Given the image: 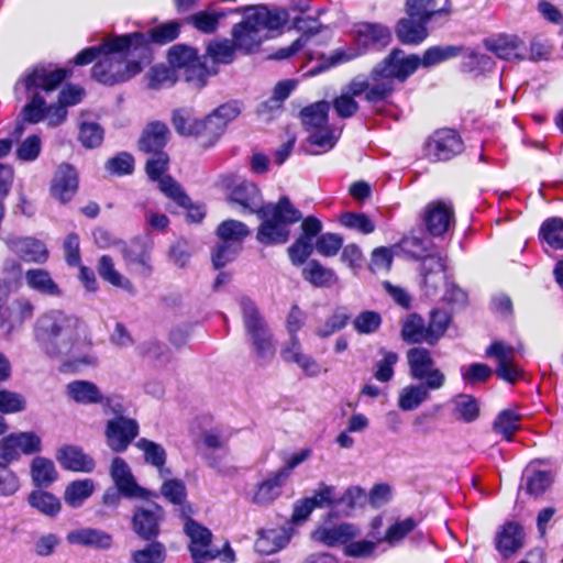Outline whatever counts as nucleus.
<instances>
[{
  "label": "nucleus",
  "mask_w": 563,
  "mask_h": 563,
  "mask_svg": "<svg viewBox=\"0 0 563 563\" xmlns=\"http://www.w3.org/2000/svg\"><path fill=\"white\" fill-rule=\"evenodd\" d=\"M463 151V142L451 129L439 130L428 140L426 153L432 161H449Z\"/></svg>",
  "instance_id": "16"
},
{
  "label": "nucleus",
  "mask_w": 563,
  "mask_h": 563,
  "mask_svg": "<svg viewBox=\"0 0 563 563\" xmlns=\"http://www.w3.org/2000/svg\"><path fill=\"white\" fill-rule=\"evenodd\" d=\"M450 323V316L443 310H433L430 316V321L427 327L429 334V344H435L441 336L445 333Z\"/></svg>",
  "instance_id": "58"
},
{
  "label": "nucleus",
  "mask_w": 563,
  "mask_h": 563,
  "mask_svg": "<svg viewBox=\"0 0 563 563\" xmlns=\"http://www.w3.org/2000/svg\"><path fill=\"white\" fill-rule=\"evenodd\" d=\"M152 156L146 162V174L152 180L158 181V187L168 198L173 199L177 205L186 207L189 203V198L183 191L179 184H177L170 176H163L168 166V155L165 152L151 154Z\"/></svg>",
  "instance_id": "12"
},
{
  "label": "nucleus",
  "mask_w": 563,
  "mask_h": 563,
  "mask_svg": "<svg viewBox=\"0 0 563 563\" xmlns=\"http://www.w3.org/2000/svg\"><path fill=\"white\" fill-rule=\"evenodd\" d=\"M25 284L31 289L51 297L60 296L58 285L53 280L51 274L42 268H32L24 274Z\"/></svg>",
  "instance_id": "37"
},
{
  "label": "nucleus",
  "mask_w": 563,
  "mask_h": 563,
  "mask_svg": "<svg viewBox=\"0 0 563 563\" xmlns=\"http://www.w3.org/2000/svg\"><path fill=\"white\" fill-rule=\"evenodd\" d=\"M453 416L464 422H472L479 415L476 399L470 395H460L453 400Z\"/></svg>",
  "instance_id": "51"
},
{
  "label": "nucleus",
  "mask_w": 563,
  "mask_h": 563,
  "mask_svg": "<svg viewBox=\"0 0 563 563\" xmlns=\"http://www.w3.org/2000/svg\"><path fill=\"white\" fill-rule=\"evenodd\" d=\"M41 450V439L33 432L11 433L0 441V453L12 463L20 455L32 454Z\"/></svg>",
  "instance_id": "20"
},
{
  "label": "nucleus",
  "mask_w": 563,
  "mask_h": 563,
  "mask_svg": "<svg viewBox=\"0 0 563 563\" xmlns=\"http://www.w3.org/2000/svg\"><path fill=\"white\" fill-rule=\"evenodd\" d=\"M354 330L360 334H372L382 324V317L373 310H365L358 313L352 321Z\"/></svg>",
  "instance_id": "56"
},
{
  "label": "nucleus",
  "mask_w": 563,
  "mask_h": 563,
  "mask_svg": "<svg viewBox=\"0 0 563 563\" xmlns=\"http://www.w3.org/2000/svg\"><path fill=\"white\" fill-rule=\"evenodd\" d=\"M343 245V238L336 233H323L316 241L317 252L325 257H332L338 254Z\"/></svg>",
  "instance_id": "60"
},
{
  "label": "nucleus",
  "mask_w": 563,
  "mask_h": 563,
  "mask_svg": "<svg viewBox=\"0 0 563 563\" xmlns=\"http://www.w3.org/2000/svg\"><path fill=\"white\" fill-rule=\"evenodd\" d=\"M353 35L357 48L336 49L325 59L329 68L347 63L358 57L369 48H383L391 41V32L388 26L380 23L361 22L354 25Z\"/></svg>",
  "instance_id": "7"
},
{
  "label": "nucleus",
  "mask_w": 563,
  "mask_h": 563,
  "mask_svg": "<svg viewBox=\"0 0 563 563\" xmlns=\"http://www.w3.org/2000/svg\"><path fill=\"white\" fill-rule=\"evenodd\" d=\"M431 390L426 383L408 385L399 393L398 407L404 411L415 410L429 398Z\"/></svg>",
  "instance_id": "40"
},
{
  "label": "nucleus",
  "mask_w": 563,
  "mask_h": 563,
  "mask_svg": "<svg viewBox=\"0 0 563 563\" xmlns=\"http://www.w3.org/2000/svg\"><path fill=\"white\" fill-rule=\"evenodd\" d=\"M223 185L230 190L229 200L251 213H256L263 221L257 230V241L265 245L284 244L289 238V225L301 219L288 197H282L276 203L262 205L257 186L234 176L223 178Z\"/></svg>",
  "instance_id": "1"
},
{
  "label": "nucleus",
  "mask_w": 563,
  "mask_h": 563,
  "mask_svg": "<svg viewBox=\"0 0 563 563\" xmlns=\"http://www.w3.org/2000/svg\"><path fill=\"white\" fill-rule=\"evenodd\" d=\"M286 478H280L279 473L276 471L268 475L263 481L253 495V503L260 506H266L273 503L282 492V487L286 483Z\"/></svg>",
  "instance_id": "39"
},
{
  "label": "nucleus",
  "mask_w": 563,
  "mask_h": 563,
  "mask_svg": "<svg viewBox=\"0 0 563 563\" xmlns=\"http://www.w3.org/2000/svg\"><path fill=\"white\" fill-rule=\"evenodd\" d=\"M163 509L155 505L152 509H140L133 516L134 531L143 539H152L158 533V521Z\"/></svg>",
  "instance_id": "31"
},
{
  "label": "nucleus",
  "mask_w": 563,
  "mask_h": 563,
  "mask_svg": "<svg viewBox=\"0 0 563 563\" xmlns=\"http://www.w3.org/2000/svg\"><path fill=\"white\" fill-rule=\"evenodd\" d=\"M250 12L245 20L234 25L233 42L236 48L246 53L257 48L269 33L282 27L289 19L283 9L268 10L266 7H255L245 10Z\"/></svg>",
  "instance_id": "5"
},
{
  "label": "nucleus",
  "mask_w": 563,
  "mask_h": 563,
  "mask_svg": "<svg viewBox=\"0 0 563 563\" xmlns=\"http://www.w3.org/2000/svg\"><path fill=\"white\" fill-rule=\"evenodd\" d=\"M10 462L5 461L0 453V496L10 497L20 489V481L14 472L8 466Z\"/></svg>",
  "instance_id": "55"
},
{
  "label": "nucleus",
  "mask_w": 563,
  "mask_h": 563,
  "mask_svg": "<svg viewBox=\"0 0 563 563\" xmlns=\"http://www.w3.org/2000/svg\"><path fill=\"white\" fill-rule=\"evenodd\" d=\"M486 355L497 361V376L510 384L516 383L522 376V371L515 363V349L503 342H494L486 350Z\"/></svg>",
  "instance_id": "21"
},
{
  "label": "nucleus",
  "mask_w": 563,
  "mask_h": 563,
  "mask_svg": "<svg viewBox=\"0 0 563 563\" xmlns=\"http://www.w3.org/2000/svg\"><path fill=\"white\" fill-rule=\"evenodd\" d=\"M65 69L36 66L26 73L16 84L15 92L23 88L30 101L23 107L21 115L29 123H38L45 117V98L41 92L55 90L67 77Z\"/></svg>",
  "instance_id": "6"
},
{
  "label": "nucleus",
  "mask_w": 563,
  "mask_h": 563,
  "mask_svg": "<svg viewBox=\"0 0 563 563\" xmlns=\"http://www.w3.org/2000/svg\"><path fill=\"white\" fill-rule=\"evenodd\" d=\"M110 475L117 488L123 494V496L141 498L146 497L147 492L137 485L130 466L123 459H113L111 463Z\"/></svg>",
  "instance_id": "23"
},
{
  "label": "nucleus",
  "mask_w": 563,
  "mask_h": 563,
  "mask_svg": "<svg viewBox=\"0 0 563 563\" xmlns=\"http://www.w3.org/2000/svg\"><path fill=\"white\" fill-rule=\"evenodd\" d=\"M29 503L32 507L46 516H55L60 510V503L57 497L51 493L35 490L30 494Z\"/></svg>",
  "instance_id": "53"
},
{
  "label": "nucleus",
  "mask_w": 563,
  "mask_h": 563,
  "mask_svg": "<svg viewBox=\"0 0 563 563\" xmlns=\"http://www.w3.org/2000/svg\"><path fill=\"white\" fill-rule=\"evenodd\" d=\"M302 277L313 287L330 288L338 284L339 277L335 272L323 266L317 260H310L302 268Z\"/></svg>",
  "instance_id": "33"
},
{
  "label": "nucleus",
  "mask_w": 563,
  "mask_h": 563,
  "mask_svg": "<svg viewBox=\"0 0 563 563\" xmlns=\"http://www.w3.org/2000/svg\"><path fill=\"white\" fill-rule=\"evenodd\" d=\"M184 530L190 539L189 551L195 561L214 560L220 555L219 550L210 549L211 531L192 519H187Z\"/></svg>",
  "instance_id": "19"
},
{
  "label": "nucleus",
  "mask_w": 563,
  "mask_h": 563,
  "mask_svg": "<svg viewBox=\"0 0 563 563\" xmlns=\"http://www.w3.org/2000/svg\"><path fill=\"white\" fill-rule=\"evenodd\" d=\"M400 245L413 257L422 258L421 276L424 294L429 297L435 296L446 282L444 258L438 254H428L429 249L423 240L416 236L404 238Z\"/></svg>",
  "instance_id": "8"
},
{
  "label": "nucleus",
  "mask_w": 563,
  "mask_h": 563,
  "mask_svg": "<svg viewBox=\"0 0 563 563\" xmlns=\"http://www.w3.org/2000/svg\"><path fill=\"white\" fill-rule=\"evenodd\" d=\"M136 446L143 452L145 462L157 468L162 478L172 475L170 470L165 466L167 454L161 444L143 438L136 442Z\"/></svg>",
  "instance_id": "36"
},
{
  "label": "nucleus",
  "mask_w": 563,
  "mask_h": 563,
  "mask_svg": "<svg viewBox=\"0 0 563 563\" xmlns=\"http://www.w3.org/2000/svg\"><path fill=\"white\" fill-rule=\"evenodd\" d=\"M410 376L428 384L431 389H440L445 384V375L435 367L431 352L424 347H412L407 352Z\"/></svg>",
  "instance_id": "11"
},
{
  "label": "nucleus",
  "mask_w": 563,
  "mask_h": 563,
  "mask_svg": "<svg viewBox=\"0 0 563 563\" xmlns=\"http://www.w3.org/2000/svg\"><path fill=\"white\" fill-rule=\"evenodd\" d=\"M310 22L313 25H307L308 22L303 20H298L296 22V27L298 30H301L302 34L290 46L280 48L276 53V58H288L295 53L299 52L301 48H303L311 41L312 36L320 31L321 25H319L316 21Z\"/></svg>",
  "instance_id": "43"
},
{
  "label": "nucleus",
  "mask_w": 563,
  "mask_h": 563,
  "mask_svg": "<svg viewBox=\"0 0 563 563\" xmlns=\"http://www.w3.org/2000/svg\"><path fill=\"white\" fill-rule=\"evenodd\" d=\"M78 189V174L76 169L68 165H60L54 174L51 184V194L59 202L69 201Z\"/></svg>",
  "instance_id": "22"
},
{
  "label": "nucleus",
  "mask_w": 563,
  "mask_h": 563,
  "mask_svg": "<svg viewBox=\"0 0 563 563\" xmlns=\"http://www.w3.org/2000/svg\"><path fill=\"white\" fill-rule=\"evenodd\" d=\"M242 250L241 245H235L225 241H220L212 253V263L214 268H221L228 263L232 262L239 252Z\"/></svg>",
  "instance_id": "63"
},
{
  "label": "nucleus",
  "mask_w": 563,
  "mask_h": 563,
  "mask_svg": "<svg viewBox=\"0 0 563 563\" xmlns=\"http://www.w3.org/2000/svg\"><path fill=\"white\" fill-rule=\"evenodd\" d=\"M422 222L427 232L441 238L453 231L455 227V212L450 200L430 201L423 209Z\"/></svg>",
  "instance_id": "13"
},
{
  "label": "nucleus",
  "mask_w": 563,
  "mask_h": 563,
  "mask_svg": "<svg viewBox=\"0 0 563 563\" xmlns=\"http://www.w3.org/2000/svg\"><path fill=\"white\" fill-rule=\"evenodd\" d=\"M223 12L213 10H202L189 18V22L200 32L213 33L219 24L220 19L224 18Z\"/></svg>",
  "instance_id": "54"
},
{
  "label": "nucleus",
  "mask_w": 563,
  "mask_h": 563,
  "mask_svg": "<svg viewBox=\"0 0 563 563\" xmlns=\"http://www.w3.org/2000/svg\"><path fill=\"white\" fill-rule=\"evenodd\" d=\"M236 46L229 40L216 41L208 45L207 52L217 63L229 64L234 59Z\"/></svg>",
  "instance_id": "62"
},
{
  "label": "nucleus",
  "mask_w": 563,
  "mask_h": 563,
  "mask_svg": "<svg viewBox=\"0 0 563 563\" xmlns=\"http://www.w3.org/2000/svg\"><path fill=\"white\" fill-rule=\"evenodd\" d=\"M8 249L26 263L44 264L49 252L44 242L32 236L10 235L4 239Z\"/></svg>",
  "instance_id": "18"
},
{
  "label": "nucleus",
  "mask_w": 563,
  "mask_h": 563,
  "mask_svg": "<svg viewBox=\"0 0 563 563\" xmlns=\"http://www.w3.org/2000/svg\"><path fill=\"white\" fill-rule=\"evenodd\" d=\"M349 321L350 314L347 313L346 309L344 307H338L324 322L317 325L314 333L321 339L329 338L344 329Z\"/></svg>",
  "instance_id": "46"
},
{
  "label": "nucleus",
  "mask_w": 563,
  "mask_h": 563,
  "mask_svg": "<svg viewBox=\"0 0 563 563\" xmlns=\"http://www.w3.org/2000/svg\"><path fill=\"white\" fill-rule=\"evenodd\" d=\"M179 34V24L177 22H167L157 27H154L148 36L146 34L145 37L147 40L146 44L151 42H155L158 44H165L174 41Z\"/></svg>",
  "instance_id": "64"
},
{
  "label": "nucleus",
  "mask_w": 563,
  "mask_h": 563,
  "mask_svg": "<svg viewBox=\"0 0 563 563\" xmlns=\"http://www.w3.org/2000/svg\"><path fill=\"white\" fill-rule=\"evenodd\" d=\"M542 239L553 249H563V219L550 218L545 220L540 229Z\"/></svg>",
  "instance_id": "52"
},
{
  "label": "nucleus",
  "mask_w": 563,
  "mask_h": 563,
  "mask_svg": "<svg viewBox=\"0 0 563 563\" xmlns=\"http://www.w3.org/2000/svg\"><path fill=\"white\" fill-rule=\"evenodd\" d=\"M249 234V228L243 222L233 219L221 222L217 229V235L220 241H225L241 246L243 240Z\"/></svg>",
  "instance_id": "48"
},
{
  "label": "nucleus",
  "mask_w": 563,
  "mask_h": 563,
  "mask_svg": "<svg viewBox=\"0 0 563 563\" xmlns=\"http://www.w3.org/2000/svg\"><path fill=\"white\" fill-rule=\"evenodd\" d=\"M31 475L34 484L38 487H47L57 478L54 463L42 456H37L33 460Z\"/></svg>",
  "instance_id": "47"
},
{
  "label": "nucleus",
  "mask_w": 563,
  "mask_h": 563,
  "mask_svg": "<svg viewBox=\"0 0 563 563\" xmlns=\"http://www.w3.org/2000/svg\"><path fill=\"white\" fill-rule=\"evenodd\" d=\"M523 530L518 523L506 522L496 534V549L504 558H509L523 547Z\"/></svg>",
  "instance_id": "24"
},
{
  "label": "nucleus",
  "mask_w": 563,
  "mask_h": 563,
  "mask_svg": "<svg viewBox=\"0 0 563 563\" xmlns=\"http://www.w3.org/2000/svg\"><path fill=\"white\" fill-rule=\"evenodd\" d=\"M243 322L260 364L269 363L276 353V345L265 320L255 303L249 298L241 299Z\"/></svg>",
  "instance_id": "9"
},
{
  "label": "nucleus",
  "mask_w": 563,
  "mask_h": 563,
  "mask_svg": "<svg viewBox=\"0 0 563 563\" xmlns=\"http://www.w3.org/2000/svg\"><path fill=\"white\" fill-rule=\"evenodd\" d=\"M289 542V534L286 529H269L261 533L256 541V549L265 554L279 551Z\"/></svg>",
  "instance_id": "44"
},
{
  "label": "nucleus",
  "mask_w": 563,
  "mask_h": 563,
  "mask_svg": "<svg viewBox=\"0 0 563 563\" xmlns=\"http://www.w3.org/2000/svg\"><path fill=\"white\" fill-rule=\"evenodd\" d=\"M104 433L108 446L114 452H123L137 437L139 424L133 419L119 416L107 422Z\"/></svg>",
  "instance_id": "17"
},
{
  "label": "nucleus",
  "mask_w": 563,
  "mask_h": 563,
  "mask_svg": "<svg viewBox=\"0 0 563 563\" xmlns=\"http://www.w3.org/2000/svg\"><path fill=\"white\" fill-rule=\"evenodd\" d=\"M67 541L71 544L92 547L96 549H109L112 544V537L98 529L82 528L67 534Z\"/></svg>",
  "instance_id": "34"
},
{
  "label": "nucleus",
  "mask_w": 563,
  "mask_h": 563,
  "mask_svg": "<svg viewBox=\"0 0 563 563\" xmlns=\"http://www.w3.org/2000/svg\"><path fill=\"white\" fill-rule=\"evenodd\" d=\"M56 459L63 467L75 472H91L95 468V461L84 451L74 445H66L58 450Z\"/></svg>",
  "instance_id": "29"
},
{
  "label": "nucleus",
  "mask_w": 563,
  "mask_h": 563,
  "mask_svg": "<svg viewBox=\"0 0 563 563\" xmlns=\"http://www.w3.org/2000/svg\"><path fill=\"white\" fill-rule=\"evenodd\" d=\"M79 140L85 147H97L103 141V130L98 123L82 122L79 128Z\"/></svg>",
  "instance_id": "61"
},
{
  "label": "nucleus",
  "mask_w": 563,
  "mask_h": 563,
  "mask_svg": "<svg viewBox=\"0 0 563 563\" xmlns=\"http://www.w3.org/2000/svg\"><path fill=\"white\" fill-rule=\"evenodd\" d=\"M144 33L134 32L114 35L102 42L103 55L92 67V77L103 85H115L126 81L140 74L141 63L133 57L146 46Z\"/></svg>",
  "instance_id": "3"
},
{
  "label": "nucleus",
  "mask_w": 563,
  "mask_h": 563,
  "mask_svg": "<svg viewBox=\"0 0 563 563\" xmlns=\"http://www.w3.org/2000/svg\"><path fill=\"white\" fill-rule=\"evenodd\" d=\"M520 419L521 417L514 410H504L494 421L493 429L505 440L511 441L514 434L520 429Z\"/></svg>",
  "instance_id": "50"
},
{
  "label": "nucleus",
  "mask_w": 563,
  "mask_h": 563,
  "mask_svg": "<svg viewBox=\"0 0 563 563\" xmlns=\"http://www.w3.org/2000/svg\"><path fill=\"white\" fill-rule=\"evenodd\" d=\"M428 329L424 324L423 319L418 314H410L404 322L401 336L406 342L409 343H422L429 344Z\"/></svg>",
  "instance_id": "49"
},
{
  "label": "nucleus",
  "mask_w": 563,
  "mask_h": 563,
  "mask_svg": "<svg viewBox=\"0 0 563 563\" xmlns=\"http://www.w3.org/2000/svg\"><path fill=\"white\" fill-rule=\"evenodd\" d=\"M340 223L362 234H369L375 231V223L364 213L345 212L341 214Z\"/></svg>",
  "instance_id": "57"
},
{
  "label": "nucleus",
  "mask_w": 563,
  "mask_h": 563,
  "mask_svg": "<svg viewBox=\"0 0 563 563\" xmlns=\"http://www.w3.org/2000/svg\"><path fill=\"white\" fill-rule=\"evenodd\" d=\"M329 109L330 104L327 101H318L300 112L302 124L309 133L308 142L320 148L311 152L312 154L330 151L339 140L340 132L328 123Z\"/></svg>",
  "instance_id": "10"
},
{
  "label": "nucleus",
  "mask_w": 563,
  "mask_h": 563,
  "mask_svg": "<svg viewBox=\"0 0 563 563\" xmlns=\"http://www.w3.org/2000/svg\"><path fill=\"white\" fill-rule=\"evenodd\" d=\"M165 560V548L159 542H153L142 550L132 553L134 563H163Z\"/></svg>",
  "instance_id": "59"
},
{
  "label": "nucleus",
  "mask_w": 563,
  "mask_h": 563,
  "mask_svg": "<svg viewBox=\"0 0 563 563\" xmlns=\"http://www.w3.org/2000/svg\"><path fill=\"white\" fill-rule=\"evenodd\" d=\"M168 128L162 122L150 123L139 140L140 151L146 154L164 152L163 148L168 141Z\"/></svg>",
  "instance_id": "27"
},
{
  "label": "nucleus",
  "mask_w": 563,
  "mask_h": 563,
  "mask_svg": "<svg viewBox=\"0 0 563 563\" xmlns=\"http://www.w3.org/2000/svg\"><path fill=\"white\" fill-rule=\"evenodd\" d=\"M360 530L353 523H341L334 527H321L313 533V540L321 542L325 545L333 547L335 544H343L357 537Z\"/></svg>",
  "instance_id": "26"
},
{
  "label": "nucleus",
  "mask_w": 563,
  "mask_h": 563,
  "mask_svg": "<svg viewBox=\"0 0 563 563\" xmlns=\"http://www.w3.org/2000/svg\"><path fill=\"white\" fill-rule=\"evenodd\" d=\"M168 62L173 67L186 69V80L197 79L199 87L205 85L207 71L192 47L184 44L174 45L168 52Z\"/></svg>",
  "instance_id": "14"
},
{
  "label": "nucleus",
  "mask_w": 563,
  "mask_h": 563,
  "mask_svg": "<svg viewBox=\"0 0 563 563\" xmlns=\"http://www.w3.org/2000/svg\"><path fill=\"white\" fill-rule=\"evenodd\" d=\"M67 396L80 405H99L103 402V395L99 387L89 380L78 379L66 386Z\"/></svg>",
  "instance_id": "30"
},
{
  "label": "nucleus",
  "mask_w": 563,
  "mask_h": 563,
  "mask_svg": "<svg viewBox=\"0 0 563 563\" xmlns=\"http://www.w3.org/2000/svg\"><path fill=\"white\" fill-rule=\"evenodd\" d=\"M419 66L418 55H406L402 49L394 48L369 74L372 89L367 102L374 104L389 98L395 91V81L405 82Z\"/></svg>",
  "instance_id": "4"
},
{
  "label": "nucleus",
  "mask_w": 563,
  "mask_h": 563,
  "mask_svg": "<svg viewBox=\"0 0 563 563\" xmlns=\"http://www.w3.org/2000/svg\"><path fill=\"white\" fill-rule=\"evenodd\" d=\"M92 479H78L69 483L64 493L65 503L71 508L80 507L93 493Z\"/></svg>",
  "instance_id": "42"
},
{
  "label": "nucleus",
  "mask_w": 563,
  "mask_h": 563,
  "mask_svg": "<svg viewBox=\"0 0 563 563\" xmlns=\"http://www.w3.org/2000/svg\"><path fill=\"white\" fill-rule=\"evenodd\" d=\"M395 33L402 44L417 45L428 36L427 23L408 15L397 22Z\"/></svg>",
  "instance_id": "32"
},
{
  "label": "nucleus",
  "mask_w": 563,
  "mask_h": 563,
  "mask_svg": "<svg viewBox=\"0 0 563 563\" xmlns=\"http://www.w3.org/2000/svg\"><path fill=\"white\" fill-rule=\"evenodd\" d=\"M97 271L104 282L117 288H121L131 295L135 294V288L131 280L115 269L113 260L109 255H102L99 258Z\"/></svg>",
  "instance_id": "38"
},
{
  "label": "nucleus",
  "mask_w": 563,
  "mask_h": 563,
  "mask_svg": "<svg viewBox=\"0 0 563 563\" xmlns=\"http://www.w3.org/2000/svg\"><path fill=\"white\" fill-rule=\"evenodd\" d=\"M123 258L131 273L141 277H148L152 274L151 255L141 244L133 243L125 247L123 250Z\"/></svg>",
  "instance_id": "28"
},
{
  "label": "nucleus",
  "mask_w": 563,
  "mask_h": 563,
  "mask_svg": "<svg viewBox=\"0 0 563 563\" xmlns=\"http://www.w3.org/2000/svg\"><path fill=\"white\" fill-rule=\"evenodd\" d=\"M405 10L407 15L427 24L434 18H446L450 14L449 9L438 8L434 0H406Z\"/></svg>",
  "instance_id": "35"
},
{
  "label": "nucleus",
  "mask_w": 563,
  "mask_h": 563,
  "mask_svg": "<svg viewBox=\"0 0 563 563\" xmlns=\"http://www.w3.org/2000/svg\"><path fill=\"white\" fill-rule=\"evenodd\" d=\"M464 51L462 45H445L429 47L420 58V65L429 68L441 62L461 56Z\"/></svg>",
  "instance_id": "45"
},
{
  "label": "nucleus",
  "mask_w": 563,
  "mask_h": 563,
  "mask_svg": "<svg viewBox=\"0 0 563 563\" xmlns=\"http://www.w3.org/2000/svg\"><path fill=\"white\" fill-rule=\"evenodd\" d=\"M34 336L49 356L67 357L71 365L96 364L87 328L74 316L59 310L41 314L34 325Z\"/></svg>",
  "instance_id": "2"
},
{
  "label": "nucleus",
  "mask_w": 563,
  "mask_h": 563,
  "mask_svg": "<svg viewBox=\"0 0 563 563\" xmlns=\"http://www.w3.org/2000/svg\"><path fill=\"white\" fill-rule=\"evenodd\" d=\"M372 89L368 79L357 76L353 78L333 100V108L335 113L342 118L347 119L353 117L360 109L355 97L364 95L367 101L368 91Z\"/></svg>",
  "instance_id": "15"
},
{
  "label": "nucleus",
  "mask_w": 563,
  "mask_h": 563,
  "mask_svg": "<svg viewBox=\"0 0 563 563\" xmlns=\"http://www.w3.org/2000/svg\"><path fill=\"white\" fill-rule=\"evenodd\" d=\"M485 47L501 59H522L523 43L516 35L499 34L485 40Z\"/></svg>",
  "instance_id": "25"
},
{
  "label": "nucleus",
  "mask_w": 563,
  "mask_h": 563,
  "mask_svg": "<svg viewBox=\"0 0 563 563\" xmlns=\"http://www.w3.org/2000/svg\"><path fill=\"white\" fill-rule=\"evenodd\" d=\"M196 129L197 137L200 139L201 144L205 146L213 145L225 131L222 121L213 112L203 120H198Z\"/></svg>",
  "instance_id": "41"
}]
</instances>
